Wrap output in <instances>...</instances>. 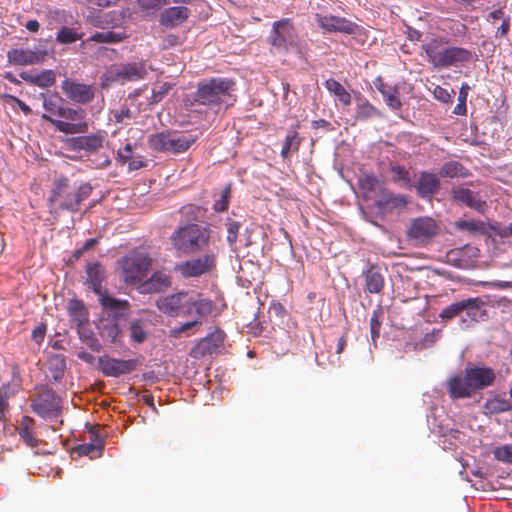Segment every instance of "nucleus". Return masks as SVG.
Segmentation results:
<instances>
[{"label": "nucleus", "mask_w": 512, "mask_h": 512, "mask_svg": "<svg viewBox=\"0 0 512 512\" xmlns=\"http://www.w3.org/2000/svg\"><path fill=\"white\" fill-rule=\"evenodd\" d=\"M496 378L491 367L473 365L466 367L463 374L448 379L446 387L451 399L470 398L478 391L490 387Z\"/></svg>", "instance_id": "obj_1"}, {"label": "nucleus", "mask_w": 512, "mask_h": 512, "mask_svg": "<svg viewBox=\"0 0 512 512\" xmlns=\"http://www.w3.org/2000/svg\"><path fill=\"white\" fill-rule=\"evenodd\" d=\"M236 82L231 78L212 77L197 84L194 102L218 111L221 107L232 106L236 102Z\"/></svg>", "instance_id": "obj_2"}, {"label": "nucleus", "mask_w": 512, "mask_h": 512, "mask_svg": "<svg viewBox=\"0 0 512 512\" xmlns=\"http://www.w3.org/2000/svg\"><path fill=\"white\" fill-rule=\"evenodd\" d=\"M93 187L85 182L78 187L71 185L70 180L65 176L57 178L48 196V202L54 209L78 212L81 203L92 193Z\"/></svg>", "instance_id": "obj_3"}, {"label": "nucleus", "mask_w": 512, "mask_h": 512, "mask_svg": "<svg viewBox=\"0 0 512 512\" xmlns=\"http://www.w3.org/2000/svg\"><path fill=\"white\" fill-rule=\"evenodd\" d=\"M448 42V39L438 36L423 45L430 64L436 68H449L473 61L474 52L458 46L444 47Z\"/></svg>", "instance_id": "obj_4"}, {"label": "nucleus", "mask_w": 512, "mask_h": 512, "mask_svg": "<svg viewBox=\"0 0 512 512\" xmlns=\"http://www.w3.org/2000/svg\"><path fill=\"white\" fill-rule=\"evenodd\" d=\"M212 234L209 226L188 223L171 234L170 242L177 252L190 255L205 251L212 242Z\"/></svg>", "instance_id": "obj_5"}, {"label": "nucleus", "mask_w": 512, "mask_h": 512, "mask_svg": "<svg viewBox=\"0 0 512 512\" xmlns=\"http://www.w3.org/2000/svg\"><path fill=\"white\" fill-rule=\"evenodd\" d=\"M119 264L123 281L134 285L146 277L152 267L153 259L146 252L133 249L121 258Z\"/></svg>", "instance_id": "obj_6"}, {"label": "nucleus", "mask_w": 512, "mask_h": 512, "mask_svg": "<svg viewBox=\"0 0 512 512\" xmlns=\"http://www.w3.org/2000/svg\"><path fill=\"white\" fill-rule=\"evenodd\" d=\"M42 119L51 123L57 131L67 135L84 134L89 129L86 111L81 107L65 106L59 115V119L46 113L42 115Z\"/></svg>", "instance_id": "obj_7"}, {"label": "nucleus", "mask_w": 512, "mask_h": 512, "mask_svg": "<svg viewBox=\"0 0 512 512\" xmlns=\"http://www.w3.org/2000/svg\"><path fill=\"white\" fill-rule=\"evenodd\" d=\"M147 75L144 62L123 63L112 66L101 77V86L107 88L113 83L124 84L142 80Z\"/></svg>", "instance_id": "obj_8"}, {"label": "nucleus", "mask_w": 512, "mask_h": 512, "mask_svg": "<svg viewBox=\"0 0 512 512\" xmlns=\"http://www.w3.org/2000/svg\"><path fill=\"white\" fill-rule=\"evenodd\" d=\"M297 32L291 18H282L273 22L267 42L277 51L287 53L297 46Z\"/></svg>", "instance_id": "obj_9"}, {"label": "nucleus", "mask_w": 512, "mask_h": 512, "mask_svg": "<svg viewBox=\"0 0 512 512\" xmlns=\"http://www.w3.org/2000/svg\"><path fill=\"white\" fill-rule=\"evenodd\" d=\"M216 258V253L207 252L201 257L177 263L174 269L184 278L199 277L215 269Z\"/></svg>", "instance_id": "obj_10"}, {"label": "nucleus", "mask_w": 512, "mask_h": 512, "mask_svg": "<svg viewBox=\"0 0 512 512\" xmlns=\"http://www.w3.org/2000/svg\"><path fill=\"white\" fill-rule=\"evenodd\" d=\"M225 332L216 327L206 337L200 339L190 350L189 355L194 359H202L206 356L220 353L224 347Z\"/></svg>", "instance_id": "obj_11"}, {"label": "nucleus", "mask_w": 512, "mask_h": 512, "mask_svg": "<svg viewBox=\"0 0 512 512\" xmlns=\"http://www.w3.org/2000/svg\"><path fill=\"white\" fill-rule=\"evenodd\" d=\"M439 233V225L431 217H418L411 221L407 236L418 244H426Z\"/></svg>", "instance_id": "obj_12"}, {"label": "nucleus", "mask_w": 512, "mask_h": 512, "mask_svg": "<svg viewBox=\"0 0 512 512\" xmlns=\"http://www.w3.org/2000/svg\"><path fill=\"white\" fill-rule=\"evenodd\" d=\"M61 89L67 99L81 105L92 102L96 94V87L94 85L81 83L70 78L62 82Z\"/></svg>", "instance_id": "obj_13"}, {"label": "nucleus", "mask_w": 512, "mask_h": 512, "mask_svg": "<svg viewBox=\"0 0 512 512\" xmlns=\"http://www.w3.org/2000/svg\"><path fill=\"white\" fill-rule=\"evenodd\" d=\"M315 21L321 29L329 33L353 35L359 30V25L351 20L332 14L316 13Z\"/></svg>", "instance_id": "obj_14"}, {"label": "nucleus", "mask_w": 512, "mask_h": 512, "mask_svg": "<svg viewBox=\"0 0 512 512\" xmlns=\"http://www.w3.org/2000/svg\"><path fill=\"white\" fill-rule=\"evenodd\" d=\"M99 369L108 377H119L133 372L138 366L136 359H116L108 356L99 357Z\"/></svg>", "instance_id": "obj_15"}, {"label": "nucleus", "mask_w": 512, "mask_h": 512, "mask_svg": "<svg viewBox=\"0 0 512 512\" xmlns=\"http://www.w3.org/2000/svg\"><path fill=\"white\" fill-rule=\"evenodd\" d=\"M31 408L42 418L52 416L56 417L61 413L60 399L52 390H48L42 395H39L33 399L31 402Z\"/></svg>", "instance_id": "obj_16"}, {"label": "nucleus", "mask_w": 512, "mask_h": 512, "mask_svg": "<svg viewBox=\"0 0 512 512\" xmlns=\"http://www.w3.org/2000/svg\"><path fill=\"white\" fill-rule=\"evenodd\" d=\"M47 52L41 49L14 48L7 52V59L10 64L18 66L34 65L42 63Z\"/></svg>", "instance_id": "obj_17"}, {"label": "nucleus", "mask_w": 512, "mask_h": 512, "mask_svg": "<svg viewBox=\"0 0 512 512\" xmlns=\"http://www.w3.org/2000/svg\"><path fill=\"white\" fill-rule=\"evenodd\" d=\"M11 374V380L0 386V420L2 421L5 419V412L9 407L8 400L19 390L22 383L19 366L17 364L12 365Z\"/></svg>", "instance_id": "obj_18"}, {"label": "nucleus", "mask_w": 512, "mask_h": 512, "mask_svg": "<svg viewBox=\"0 0 512 512\" xmlns=\"http://www.w3.org/2000/svg\"><path fill=\"white\" fill-rule=\"evenodd\" d=\"M215 309V305L213 301L208 299H198V300H192V299H184L183 300V306L181 307V312L184 316H190L195 315L194 320H202L204 322V319L211 315L212 312Z\"/></svg>", "instance_id": "obj_19"}, {"label": "nucleus", "mask_w": 512, "mask_h": 512, "mask_svg": "<svg viewBox=\"0 0 512 512\" xmlns=\"http://www.w3.org/2000/svg\"><path fill=\"white\" fill-rule=\"evenodd\" d=\"M441 188L439 176L435 173L422 171L415 183L417 194L424 199H431Z\"/></svg>", "instance_id": "obj_20"}, {"label": "nucleus", "mask_w": 512, "mask_h": 512, "mask_svg": "<svg viewBox=\"0 0 512 512\" xmlns=\"http://www.w3.org/2000/svg\"><path fill=\"white\" fill-rule=\"evenodd\" d=\"M191 15V11L185 6H173L166 8L159 17V23L165 27H176L184 23Z\"/></svg>", "instance_id": "obj_21"}, {"label": "nucleus", "mask_w": 512, "mask_h": 512, "mask_svg": "<svg viewBox=\"0 0 512 512\" xmlns=\"http://www.w3.org/2000/svg\"><path fill=\"white\" fill-rule=\"evenodd\" d=\"M171 286V278L164 271H155L150 278L140 285L142 293H159Z\"/></svg>", "instance_id": "obj_22"}, {"label": "nucleus", "mask_w": 512, "mask_h": 512, "mask_svg": "<svg viewBox=\"0 0 512 512\" xmlns=\"http://www.w3.org/2000/svg\"><path fill=\"white\" fill-rule=\"evenodd\" d=\"M187 298V294L179 292L168 296L160 297L156 301L157 308L169 316H177L181 312L183 300Z\"/></svg>", "instance_id": "obj_23"}, {"label": "nucleus", "mask_w": 512, "mask_h": 512, "mask_svg": "<svg viewBox=\"0 0 512 512\" xmlns=\"http://www.w3.org/2000/svg\"><path fill=\"white\" fill-rule=\"evenodd\" d=\"M20 77L27 83L40 88H49L56 82V73L47 69L40 73L22 72Z\"/></svg>", "instance_id": "obj_24"}, {"label": "nucleus", "mask_w": 512, "mask_h": 512, "mask_svg": "<svg viewBox=\"0 0 512 512\" xmlns=\"http://www.w3.org/2000/svg\"><path fill=\"white\" fill-rule=\"evenodd\" d=\"M99 335L103 341L118 344L122 339V331L113 319H103L98 326Z\"/></svg>", "instance_id": "obj_25"}, {"label": "nucleus", "mask_w": 512, "mask_h": 512, "mask_svg": "<svg viewBox=\"0 0 512 512\" xmlns=\"http://www.w3.org/2000/svg\"><path fill=\"white\" fill-rule=\"evenodd\" d=\"M407 204L408 201L405 196L394 194L388 190H384L382 196L376 201L377 207L386 212L405 208Z\"/></svg>", "instance_id": "obj_26"}, {"label": "nucleus", "mask_w": 512, "mask_h": 512, "mask_svg": "<svg viewBox=\"0 0 512 512\" xmlns=\"http://www.w3.org/2000/svg\"><path fill=\"white\" fill-rule=\"evenodd\" d=\"M103 137L100 134L80 136L70 139V146L73 150L96 151L103 146Z\"/></svg>", "instance_id": "obj_27"}, {"label": "nucleus", "mask_w": 512, "mask_h": 512, "mask_svg": "<svg viewBox=\"0 0 512 512\" xmlns=\"http://www.w3.org/2000/svg\"><path fill=\"white\" fill-rule=\"evenodd\" d=\"M451 193L455 201L478 211L482 210L485 205V202L478 199L476 194L468 188L455 187L452 189Z\"/></svg>", "instance_id": "obj_28"}, {"label": "nucleus", "mask_w": 512, "mask_h": 512, "mask_svg": "<svg viewBox=\"0 0 512 512\" xmlns=\"http://www.w3.org/2000/svg\"><path fill=\"white\" fill-rule=\"evenodd\" d=\"M366 291L371 294H379L384 288V277L377 266L370 268L363 273Z\"/></svg>", "instance_id": "obj_29"}, {"label": "nucleus", "mask_w": 512, "mask_h": 512, "mask_svg": "<svg viewBox=\"0 0 512 512\" xmlns=\"http://www.w3.org/2000/svg\"><path fill=\"white\" fill-rule=\"evenodd\" d=\"M375 87L382 94L386 104L393 110H398L402 106L398 90L395 87H388L381 77H378L375 82Z\"/></svg>", "instance_id": "obj_30"}, {"label": "nucleus", "mask_w": 512, "mask_h": 512, "mask_svg": "<svg viewBox=\"0 0 512 512\" xmlns=\"http://www.w3.org/2000/svg\"><path fill=\"white\" fill-rule=\"evenodd\" d=\"M196 139V136L191 134L170 132L169 152L183 153L195 143Z\"/></svg>", "instance_id": "obj_31"}, {"label": "nucleus", "mask_w": 512, "mask_h": 512, "mask_svg": "<svg viewBox=\"0 0 512 512\" xmlns=\"http://www.w3.org/2000/svg\"><path fill=\"white\" fill-rule=\"evenodd\" d=\"M484 305L485 302L480 297L468 298L463 300V312L473 321L483 320L487 316Z\"/></svg>", "instance_id": "obj_32"}, {"label": "nucleus", "mask_w": 512, "mask_h": 512, "mask_svg": "<svg viewBox=\"0 0 512 512\" xmlns=\"http://www.w3.org/2000/svg\"><path fill=\"white\" fill-rule=\"evenodd\" d=\"M68 315L77 328H81L88 323V311L81 300L72 299L69 301Z\"/></svg>", "instance_id": "obj_33"}, {"label": "nucleus", "mask_w": 512, "mask_h": 512, "mask_svg": "<svg viewBox=\"0 0 512 512\" xmlns=\"http://www.w3.org/2000/svg\"><path fill=\"white\" fill-rule=\"evenodd\" d=\"M34 420L29 416H23L19 423L18 434L20 438L26 443L29 447H37L38 440L36 439L34 430Z\"/></svg>", "instance_id": "obj_34"}, {"label": "nucleus", "mask_w": 512, "mask_h": 512, "mask_svg": "<svg viewBox=\"0 0 512 512\" xmlns=\"http://www.w3.org/2000/svg\"><path fill=\"white\" fill-rule=\"evenodd\" d=\"M87 283L90 288L96 293H102V281L104 278V270L98 263L88 264L86 267Z\"/></svg>", "instance_id": "obj_35"}, {"label": "nucleus", "mask_w": 512, "mask_h": 512, "mask_svg": "<svg viewBox=\"0 0 512 512\" xmlns=\"http://www.w3.org/2000/svg\"><path fill=\"white\" fill-rule=\"evenodd\" d=\"M487 414H499L512 410V401L500 395L488 399L483 406Z\"/></svg>", "instance_id": "obj_36"}, {"label": "nucleus", "mask_w": 512, "mask_h": 512, "mask_svg": "<svg viewBox=\"0 0 512 512\" xmlns=\"http://www.w3.org/2000/svg\"><path fill=\"white\" fill-rule=\"evenodd\" d=\"M299 124L293 127L285 137L284 144L281 149V156L285 159L291 152H297L301 145L302 139L299 136L297 129Z\"/></svg>", "instance_id": "obj_37"}, {"label": "nucleus", "mask_w": 512, "mask_h": 512, "mask_svg": "<svg viewBox=\"0 0 512 512\" xmlns=\"http://www.w3.org/2000/svg\"><path fill=\"white\" fill-rule=\"evenodd\" d=\"M325 88L335 95L337 99L345 106H349L352 102V97L350 93L345 89V87L335 79H327L325 81Z\"/></svg>", "instance_id": "obj_38"}, {"label": "nucleus", "mask_w": 512, "mask_h": 512, "mask_svg": "<svg viewBox=\"0 0 512 512\" xmlns=\"http://www.w3.org/2000/svg\"><path fill=\"white\" fill-rule=\"evenodd\" d=\"M467 175V169L455 160L445 162L439 170V176L443 178L466 177Z\"/></svg>", "instance_id": "obj_39"}, {"label": "nucleus", "mask_w": 512, "mask_h": 512, "mask_svg": "<svg viewBox=\"0 0 512 512\" xmlns=\"http://www.w3.org/2000/svg\"><path fill=\"white\" fill-rule=\"evenodd\" d=\"M99 300L100 304L105 310L119 313L121 311H125L129 307V302L127 300H119L116 298H113L112 296L108 295L106 292H102L99 294Z\"/></svg>", "instance_id": "obj_40"}, {"label": "nucleus", "mask_w": 512, "mask_h": 512, "mask_svg": "<svg viewBox=\"0 0 512 512\" xmlns=\"http://www.w3.org/2000/svg\"><path fill=\"white\" fill-rule=\"evenodd\" d=\"M83 36V32H79L73 27L62 26L56 34V41L59 44L68 45L81 40Z\"/></svg>", "instance_id": "obj_41"}, {"label": "nucleus", "mask_w": 512, "mask_h": 512, "mask_svg": "<svg viewBox=\"0 0 512 512\" xmlns=\"http://www.w3.org/2000/svg\"><path fill=\"white\" fill-rule=\"evenodd\" d=\"M42 100H43V107L47 113H49V116H58L62 112V109L65 107V105L60 104V98L58 95L55 94H46L41 93L40 94Z\"/></svg>", "instance_id": "obj_42"}, {"label": "nucleus", "mask_w": 512, "mask_h": 512, "mask_svg": "<svg viewBox=\"0 0 512 512\" xmlns=\"http://www.w3.org/2000/svg\"><path fill=\"white\" fill-rule=\"evenodd\" d=\"M126 38L125 33H118L114 31L96 32L91 35L87 41L95 43H118Z\"/></svg>", "instance_id": "obj_43"}, {"label": "nucleus", "mask_w": 512, "mask_h": 512, "mask_svg": "<svg viewBox=\"0 0 512 512\" xmlns=\"http://www.w3.org/2000/svg\"><path fill=\"white\" fill-rule=\"evenodd\" d=\"M170 132L153 134L148 139V145L157 152H169Z\"/></svg>", "instance_id": "obj_44"}, {"label": "nucleus", "mask_w": 512, "mask_h": 512, "mask_svg": "<svg viewBox=\"0 0 512 512\" xmlns=\"http://www.w3.org/2000/svg\"><path fill=\"white\" fill-rule=\"evenodd\" d=\"M225 226L227 229V237L226 240L233 251H236V242L239 234V230L241 228V222L232 219L231 217H227L225 221Z\"/></svg>", "instance_id": "obj_45"}, {"label": "nucleus", "mask_w": 512, "mask_h": 512, "mask_svg": "<svg viewBox=\"0 0 512 512\" xmlns=\"http://www.w3.org/2000/svg\"><path fill=\"white\" fill-rule=\"evenodd\" d=\"M129 330L132 341L140 344L147 339L146 323L144 320H133L130 323Z\"/></svg>", "instance_id": "obj_46"}, {"label": "nucleus", "mask_w": 512, "mask_h": 512, "mask_svg": "<svg viewBox=\"0 0 512 512\" xmlns=\"http://www.w3.org/2000/svg\"><path fill=\"white\" fill-rule=\"evenodd\" d=\"M202 324H203L202 320L188 321L179 327H175V328L171 329L169 332V336L178 338V337H181L182 335H185L186 337H189L195 333L194 331H192V329L195 327L201 326Z\"/></svg>", "instance_id": "obj_47"}, {"label": "nucleus", "mask_w": 512, "mask_h": 512, "mask_svg": "<svg viewBox=\"0 0 512 512\" xmlns=\"http://www.w3.org/2000/svg\"><path fill=\"white\" fill-rule=\"evenodd\" d=\"M390 171L393 174L392 180L406 187L411 186V177L409 171L401 165H390Z\"/></svg>", "instance_id": "obj_48"}, {"label": "nucleus", "mask_w": 512, "mask_h": 512, "mask_svg": "<svg viewBox=\"0 0 512 512\" xmlns=\"http://www.w3.org/2000/svg\"><path fill=\"white\" fill-rule=\"evenodd\" d=\"M463 312V300L459 302L452 303L447 307L443 308L439 314V317L443 321H449L457 316H459Z\"/></svg>", "instance_id": "obj_49"}, {"label": "nucleus", "mask_w": 512, "mask_h": 512, "mask_svg": "<svg viewBox=\"0 0 512 512\" xmlns=\"http://www.w3.org/2000/svg\"><path fill=\"white\" fill-rule=\"evenodd\" d=\"M231 198V184L225 186L221 192V196L213 204V209L216 212H225L229 208V202Z\"/></svg>", "instance_id": "obj_50"}, {"label": "nucleus", "mask_w": 512, "mask_h": 512, "mask_svg": "<svg viewBox=\"0 0 512 512\" xmlns=\"http://www.w3.org/2000/svg\"><path fill=\"white\" fill-rule=\"evenodd\" d=\"M378 115V110L368 101L358 104L356 109V118L366 120Z\"/></svg>", "instance_id": "obj_51"}, {"label": "nucleus", "mask_w": 512, "mask_h": 512, "mask_svg": "<svg viewBox=\"0 0 512 512\" xmlns=\"http://www.w3.org/2000/svg\"><path fill=\"white\" fill-rule=\"evenodd\" d=\"M172 86L173 85L168 82H164L154 86V88L152 89L150 104H156L160 102L172 89Z\"/></svg>", "instance_id": "obj_52"}, {"label": "nucleus", "mask_w": 512, "mask_h": 512, "mask_svg": "<svg viewBox=\"0 0 512 512\" xmlns=\"http://www.w3.org/2000/svg\"><path fill=\"white\" fill-rule=\"evenodd\" d=\"M359 187L366 193H370L375 190L379 181L378 178L373 174H364L358 179Z\"/></svg>", "instance_id": "obj_53"}, {"label": "nucleus", "mask_w": 512, "mask_h": 512, "mask_svg": "<svg viewBox=\"0 0 512 512\" xmlns=\"http://www.w3.org/2000/svg\"><path fill=\"white\" fill-rule=\"evenodd\" d=\"M455 226L462 231L482 232L484 230V224L478 220H461L455 223Z\"/></svg>", "instance_id": "obj_54"}, {"label": "nucleus", "mask_w": 512, "mask_h": 512, "mask_svg": "<svg viewBox=\"0 0 512 512\" xmlns=\"http://www.w3.org/2000/svg\"><path fill=\"white\" fill-rule=\"evenodd\" d=\"M382 311L380 309L374 310L370 319V331L372 340L375 341L380 335Z\"/></svg>", "instance_id": "obj_55"}, {"label": "nucleus", "mask_w": 512, "mask_h": 512, "mask_svg": "<svg viewBox=\"0 0 512 512\" xmlns=\"http://www.w3.org/2000/svg\"><path fill=\"white\" fill-rule=\"evenodd\" d=\"M493 454L498 461L512 464V445L497 447Z\"/></svg>", "instance_id": "obj_56"}, {"label": "nucleus", "mask_w": 512, "mask_h": 512, "mask_svg": "<svg viewBox=\"0 0 512 512\" xmlns=\"http://www.w3.org/2000/svg\"><path fill=\"white\" fill-rule=\"evenodd\" d=\"M134 148L135 145H133L132 143L125 144L124 147L120 148L117 151V161L120 162L121 164L128 163L134 157Z\"/></svg>", "instance_id": "obj_57"}, {"label": "nucleus", "mask_w": 512, "mask_h": 512, "mask_svg": "<svg viewBox=\"0 0 512 512\" xmlns=\"http://www.w3.org/2000/svg\"><path fill=\"white\" fill-rule=\"evenodd\" d=\"M144 10H158L167 4V0H138Z\"/></svg>", "instance_id": "obj_58"}, {"label": "nucleus", "mask_w": 512, "mask_h": 512, "mask_svg": "<svg viewBox=\"0 0 512 512\" xmlns=\"http://www.w3.org/2000/svg\"><path fill=\"white\" fill-rule=\"evenodd\" d=\"M147 166V160L143 156H134L128 162V170L135 171Z\"/></svg>", "instance_id": "obj_59"}, {"label": "nucleus", "mask_w": 512, "mask_h": 512, "mask_svg": "<svg viewBox=\"0 0 512 512\" xmlns=\"http://www.w3.org/2000/svg\"><path fill=\"white\" fill-rule=\"evenodd\" d=\"M182 43L180 37L176 34H168L163 38V49H169Z\"/></svg>", "instance_id": "obj_60"}, {"label": "nucleus", "mask_w": 512, "mask_h": 512, "mask_svg": "<svg viewBox=\"0 0 512 512\" xmlns=\"http://www.w3.org/2000/svg\"><path fill=\"white\" fill-rule=\"evenodd\" d=\"M114 118L117 123H125L126 119L132 118V113L129 108L123 107L122 109L115 111Z\"/></svg>", "instance_id": "obj_61"}, {"label": "nucleus", "mask_w": 512, "mask_h": 512, "mask_svg": "<svg viewBox=\"0 0 512 512\" xmlns=\"http://www.w3.org/2000/svg\"><path fill=\"white\" fill-rule=\"evenodd\" d=\"M45 334L46 325L42 323L33 329L31 337L36 343H40L44 339Z\"/></svg>", "instance_id": "obj_62"}, {"label": "nucleus", "mask_w": 512, "mask_h": 512, "mask_svg": "<svg viewBox=\"0 0 512 512\" xmlns=\"http://www.w3.org/2000/svg\"><path fill=\"white\" fill-rule=\"evenodd\" d=\"M434 96L436 99L446 103V102H450L451 101V94L450 92L445 89V88H442L440 86H437L434 90Z\"/></svg>", "instance_id": "obj_63"}, {"label": "nucleus", "mask_w": 512, "mask_h": 512, "mask_svg": "<svg viewBox=\"0 0 512 512\" xmlns=\"http://www.w3.org/2000/svg\"><path fill=\"white\" fill-rule=\"evenodd\" d=\"M510 30V18H504L500 27L495 32L496 38H502L507 36Z\"/></svg>", "instance_id": "obj_64"}]
</instances>
